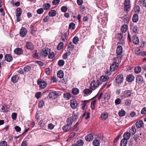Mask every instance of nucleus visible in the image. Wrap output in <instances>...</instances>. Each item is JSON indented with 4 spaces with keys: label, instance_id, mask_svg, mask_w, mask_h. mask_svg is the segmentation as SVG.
I'll return each instance as SVG.
<instances>
[{
    "label": "nucleus",
    "instance_id": "1",
    "mask_svg": "<svg viewBox=\"0 0 146 146\" xmlns=\"http://www.w3.org/2000/svg\"><path fill=\"white\" fill-rule=\"evenodd\" d=\"M37 84L39 85L40 88L41 89L45 88L47 84L46 82L41 80L40 79L38 80Z\"/></svg>",
    "mask_w": 146,
    "mask_h": 146
},
{
    "label": "nucleus",
    "instance_id": "2",
    "mask_svg": "<svg viewBox=\"0 0 146 146\" xmlns=\"http://www.w3.org/2000/svg\"><path fill=\"white\" fill-rule=\"evenodd\" d=\"M50 52V49L48 48H44L42 50L41 53H40V55L41 56L45 57L47 56Z\"/></svg>",
    "mask_w": 146,
    "mask_h": 146
},
{
    "label": "nucleus",
    "instance_id": "3",
    "mask_svg": "<svg viewBox=\"0 0 146 146\" xmlns=\"http://www.w3.org/2000/svg\"><path fill=\"white\" fill-rule=\"evenodd\" d=\"M144 81L142 77L141 76H137L136 79V84L139 85H141Z\"/></svg>",
    "mask_w": 146,
    "mask_h": 146
},
{
    "label": "nucleus",
    "instance_id": "4",
    "mask_svg": "<svg viewBox=\"0 0 146 146\" xmlns=\"http://www.w3.org/2000/svg\"><path fill=\"white\" fill-rule=\"evenodd\" d=\"M123 80V76L122 74H119L115 78L116 82L117 84H120Z\"/></svg>",
    "mask_w": 146,
    "mask_h": 146
},
{
    "label": "nucleus",
    "instance_id": "5",
    "mask_svg": "<svg viewBox=\"0 0 146 146\" xmlns=\"http://www.w3.org/2000/svg\"><path fill=\"white\" fill-rule=\"evenodd\" d=\"M58 94L55 91L51 92L50 93L48 96L50 99H54L57 98Z\"/></svg>",
    "mask_w": 146,
    "mask_h": 146
},
{
    "label": "nucleus",
    "instance_id": "6",
    "mask_svg": "<svg viewBox=\"0 0 146 146\" xmlns=\"http://www.w3.org/2000/svg\"><path fill=\"white\" fill-rule=\"evenodd\" d=\"M101 139V136H98V137L96 138V139L94 140L93 142V144L94 146H99L100 143L99 141Z\"/></svg>",
    "mask_w": 146,
    "mask_h": 146
},
{
    "label": "nucleus",
    "instance_id": "7",
    "mask_svg": "<svg viewBox=\"0 0 146 146\" xmlns=\"http://www.w3.org/2000/svg\"><path fill=\"white\" fill-rule=\"evenodd\" d=\"M27 31L26 28L22 27L20 30V34L22 37L25 36L27 33Z\"/></svg>",
    "mask_w": 146,
    "mask_h": 146
},
{
    "label": "nucleus",
    "instance_id": "8",
    "mask_svg": "<svg viewBox=\"0 0 146 146\" xmlns=\"http://www.w3.org/2000/svg\"><path fill=\"white\" fill-rule=\"evenodd\" d=\"M70 105L73 109H75L78 106V104L76 101L74 100H71L70 101Z\"/></svg>",
    "mask_w": 146,
    "mask_h": 146
},
{
    "label": "nucleus",
    "instance_id": "9",
    "mask_svg": "<svg viewBox=\"0 0 146 146\" xmlns=\"http://www.w3.org/2000/svg\"><path fill=\"white\" fill-rule=\"evenodd\" d=\"M100 82L99 80H97L96 81L94 80L91 83V85L93 87H97L100 85Z\"/></svg>",
    "mask_w": 146,
    "mask_h": 146
},
{
    "label": "nucleus",
    "instance_id": "10",
    "mask_svg": "<svg viewBox=\"0 0 146 146\" xmlns=\"http://www.w3.org/2000/svg\"><path fill=\"white\" fill-rule=\"evenodd\" d=\"M143 121L141 120L137 121L135 123L136 127L138 128L142 127L143 126Z\"/></svg>",
    "mask_w": 146,
    "mask_h": 146
},
{
    "label": "nucleus",
    "instance_id": "11",
    "mask_svg": "<svg viewBox=\"0 0 146 146\" xmlns=\"http://www.w3.org/2000/svg\"><path fill=\"white\" fill-rule=\"evenodd\" d=\"M131 92L130 90H126L123 93V96L125 98L131 96Z\"/></svg>",
    "mask_w": 146,
    "mask_h": 146
},
{
    "label": "nucleus",
    "instance_id": "12",
    "mask_svg": "<svg viewBox=\"0 0 146 146\" xmlns=\"http://www.w3.org/2000/svg\"><path fill=\"white\" fill-rule=\"evenodd\" d=\"M23 50L21 48H17L14 50V53L17 55H20L23 52Z\"/></svg>",
    "mask_w": 146,
    "mask_h": 146
},
{
    "label": "nucleus",
    "instance_id": "13",
    "mask_svg": "<svg viewBox=\"0 0 146 146\" xmlns=\"http://www.w3.org/2000/svg\"><path fill=\"white\" fill-rule=\"evenodd\" d=\"M94 137L93 135L91 134L88 135L85 137V139L88 141H90L93 140Z\"/></svg>",
    "mask_w": 146,
    "mask_h": 146
},
{
    "label": "nucleus",
    "instance_id": "14",
    "mask_svg": "<svg viewBox=\"0 0 146 146\" xmlns=\"http://www.w3.org/2000/svg\"><path fill=\"white\" fill-rule=\"evenodd\" d=\"M134 77L132 74H130L128 75L126 78L127 80L129 82H132L134 80Z\"/></svg>",
    "mask_w": 146,
    "mask_h": 146
},
{
    "label": "nucleus",
    "instance_id": "15",
    "mask_svg": "<svg viewBox=\"0 0 146 146\" xmlns=\"http://www.w3.org/2000/svg\"><path fill=\"white\" fill-rule=\"evenodd\" d=\"M71 146H82V140H78L76 143L72 144Z\"/></svg>",
    "mask_w": 146,
    "mask_h": 146
},
{
    "label": "nucleus",
    "instance_id": "16",
    "mask_svg": "<svg viewBox=\"0 0 146 146\" xmlns=\"http://www.w3.org/2000/svg\"><path fill=\"white\" fill-rule=\"evenodd\" d=\"M122 47L121 46H119L117 48L116 53L117 55H121L122 52Z\"/></svg>",
    "mask_w": 146,
    "mask_h": 146
},
{
    "label": "nucleus",
    "instance_id": "17",
    "mask_svg": "<svg viewBox=\"0 0 146 146\" xmlns=\"http://www.w3.org/2000/svg\"><path fill=\"white\" fill-rule=\"evenodd\" d=\"M133 43L135 44H137L139 42V39L137 37L134 35L133 37Z\"/></svg>",
    "mask_w": 146,
    "mask_h": 146
},
{
    "label": "nucleus",
    "instance_id": "18",
    "mask_svg": "<svg viewBox=\"0 0 146 146\" xmlns=\"http://www.w3.org/2000/svg\"><path fill=\"white\" fill-rule=\"evenodd\" d=\"M5 60L8 62H11L12 60V56L9 54L5 55Z\"/></svg>",
    "mask_w": 146,
    "mask_h": 146
},
{
    "label": "nucleus",
    "instance_id": "19",
    "mask_svg": "<svg viewBox=\"0 0 146 146\" xmlns=\"http://www.w3.org/2000/svg\"><path fill=\"white\" fill-rule=\"evenodd\" d=\"M19 79V76L17 75L14 76L11 78V81L13 83L17 82Z\"/></svg>",
    "mask_w": 146,
    "mask_h": 146
},
{
    "label": "nucleus",
    "instance_id": "20",
    "mask_svg": "<svg viewBox=\"0 0 146 146\" xmlns=\"http://www.w3.org/2000/svg\"><path fill=\"white\" fill-rule=\"evenodd\" d=\"M101 117L103 120H106L108 117V114L106 113H103L101 115Z\"/></svg>",
    "mask_w": 146,
    "mask_h": 146
},
{
    "label": "nucleus",
    "instance_id": "21",
    "mask_svg": "<svg viewBox=\"0 0 146 146\" xmlns=\"http://www.w3.org/2000/svg\"><path fill=\"white\" fill-rule=\"evenodd\" d=\"M26 47L28 49H32L33 48V46L31 42H27L26 44Z\"/></svg>",
    "mask_w": 146,
    "mask_h": 146
},
{
    "label": "nucleus",
    "instance_id": "22",
    "mask_svg": "<svg viewBox=\"0 0 146 146\" xmlns=\"http://www.w3.org/2000/svg\"><path fill=\"white\" fill-rule=\"evenodd\" d=\"M64 98L66 100H69L71 97V94L69 93H65L63 94Z\"/></svg>",
    "mask_w": 146,
    "mask_h": 146
},
{
    "label": "nucleus",
    "instance_id": "23",
    "mask_svg": "<svg viewBox=\"0 0 146 146\" xmlns=\"http://www.w3.org/2000/svg\"><path fill=\"white\" fill-rule=\"evenodd\" d=\"M130 137V134L129 133L126 132L123 135V138L126 139L127 140L129 139Z\"/></svg>",
    "mask_w": 146,
    "mask_h": 146
},
{
    "label": "nucleus",
    "instance_id": "24",
    "mask_svg": "<svg viewBox=\"0 0 146 146\" xmlns=\"http://www.w3.org/2000/svg\"><path fill=\"white\" fill-rule=\"evenodd\" d=\"M22 13V9L20 8H18L17 9V12L16 13V17H19L21 16Z\"/></svg>",
    "mask_w": 146,
    "mask_h": 146
},
{
    "label": "nucleus",
    "instance_id": "25",
    "mask_svg": "<svg viewBox=\"0 0 146 146\" xmlns=\"http://www.w3.org/2000/svg\"><path fill=\"white\" fill-rule=\"evenodd\" d=\"M127 140L124 139H123L121 141V146H126L127 144Z\"/></svg>",
    "mask_w": 146,
    "mask_h": 146
},
{
    "label": "nucleus",
    "instance_id": "26",
    "mask_svg": "<svg viewBox=\"0 0 146 146\" xmlns=\"http://www.w3.org/2000/svg\"><path fill=\"white\" fill-rule=\"evenodd\" d=\"M109 77L107 76H102L100 78V80L102 82H105L108 80Z\"/></svg>",
    "mask_w": 146,
    "mask_h": 146
},
{
    "label": "nucleus",
    "instance_id": "27",
    "mask_svg": "<svg viewBox=\"0 0 146 146\" xmlns=\"http://www.w3.org/2000/svg\"><path fill=\"white\" fill-rule=\"evenodd\" d=\"M67 33L66 32H64L63 33H62L61 35V38L62 40L64 41L66 39L67 37Z\"/></svg>",
    "mask_w": 146,
    "mask_h": 146
},
{
    "label": "nucleus",
    "instance_id": "28",
    "mask_svg": "<svg viewBox=\"0 0 146 146\" xmlns=\"http://www.w3.org/2000/svg\"><path fill=\"white\" fill-rule=\"evenodd\" d=\"M57 76L58 77L60 78H62L64 76V73L63 71L59 70L58 71Z\"/></svg>",
    "mask_w": 146,
    "mask_h": 146
},
{
    "label": "nucleus",
    "instance_id": "29",
    "mask_svg": "<svg viewBox=\"0 0 146 146\" xmlns=\"http://www.w3.org/2000/svg\"><path fill=\"white\" fill-rule=\"evenodd\" d=\"M71 126L67 124L66 125H65L63 127V129L64 131H66L70 129H71Z\"/></svg>",
    "mask_w": 146,
    "mask_h": 146
},
{
    "label": "nucleus",
    "instance_id": "30",
    "mask_svg": "<svg viewBox=\"0 0 146 146\" xmlns=\"http://www.w3.org/2000/svg\"><path fill=\"white\" fill-rule=\"evenodd\" d=\"M56 15V11L54 10H51L49 12V15L51 17H54Z\"/></svg>",
    "mask_w": 146,
    "mask_h": 146
},
{
    "label": "nucleus",
    "instance_id": "31",
    "mask_svg": "<svg viewBox=\"0 0 146 146\" xmlns=\"http://www.w3.org/2000/svg\"><path fill=\"white\" fill-rule=\"evenodd\" d=\"M127 26L126 24H124L121 27V31L123 33H125L126 32L127 29Z\"/></svg>",
    "mask_w": 146,
    "mask_h": 146
},
{
    "label": "nucleus",
    "instance_id": "32",
    "mask_svg": "<svg viewBox=\"0 0 146 146\" xmlns=\"http://www.w3.org/2000/svg\"><path fill=\"white\" fill-rule=\"evenodd\" d=\"M73 119L72 118L69 117L68 118L67 120V124L71 126V125L74 121H73Z\"/></svg>",
    "mask_w": 146,
    "mask_h": 146
},
{
    "label": "nucleus",
    "instance_id": "33",
    "mask_svg": "<svg viewBox=\"0 0 146 146\" xmlns=\"http://www.w3.org/2000/svg\"><path fill=\"white\" fill-rule=\"evenodd\" d=\"M130 0H125V7L126 9H128L130 8Z\"/></svg>",
    "mask_w": 146,
    "mask_h": 146
},
{
    "label": "nucleus",
    "instance_id": "34",
    "mask_svg": "<svg viewBox=\"0 0 146 146\" xmlns=\"http://www.w3.org/2000/svg\"><path fill=\"white\" fill-rule=\"evenodd\" d=\"M90 117V113L88 112H86L83 114V117H84L86 119H88Z\"/></svg>",
    "mask_w": 146,
    "mask_h": 146
},
{
    "label": "nucleus",
    "instance_id": "35",
    "mask_svg": "<svg viewBox=\"0 0 146 146\" xmlns=\"http://www.w3.org/2000/svg\"><path fill=\"white\" fill-rule=\"evenodd\" d=\"M51 5L50 4L48 3H47L44 4L43 5V7L44 9L45 10H47L49 9Z\"/></svg>",
    "mask_w": 146,
    "mask_h": 146
},
{
    "label": "nucleus",
    "instance_id": "36",
    "mask_svg": "<svg viewBox=\"0 0 146 146\" xmlns=\"http://www.w3.org/2000/svg\"><path fill=\"white\" fill-rule=\"evenodd\" d=\"M132 20L134 22H137L138 20V16L137 14H134Z\"/></svg>",
    "mask_w": 146,
    "mask_h": 146
},
{
    "label": "nucleus",
    "instance_id": "37",
    "mask_svg": "<svg viewBox=\"0 0 146 146\" xmlns=\"http://www.w3.org/2000/svg\"><path fill=\"white\" fill-rule=\"evenodd\" d=\"M136 129L135 126H132L131 127L130 129V132L133 134V135L136 132Z\"/></svg>",
    "mask_w": 146,
    "mask_h": 146
},
{
    "label": "nucleus",
    "instance_id": "38",
    "mask_svg": "<svg viewBox=\"0 0 146 146\" xmlns=\"http://www.w3.org/2000/svg\"><path fill=\"white\" fill-rule=\"evenodd\" d=\"M94 98L95 97L89 100L83 101V108L85 107L87 104L89 103L90 100H93Z\"/></svg>",
    "mask_w": 146,
    "mask_h": 146
},
{
    "label": "nucleus",
    "instance_id": "39",
    "mask_svg": "<svg viewBox=\"0 0 146 146\" xmlns=\"http://www.w3.org/2000/svg\"><path fill=\"white\" fill-rule=\"evenodd\" d=\"M96 100L92 101L91 103V107L92 110H93L95 109V105L96 103Z\"/></svg>",
    "mask_w": 146,
    "mask_h": 146
},
{
    "label": "nucleus",
    "instance_id": "40",
    "mask_svg": "<svg viewBox=\"0 0 146 146\" xmlns=\"http://www.w3.org/2000/svg\"><path fill=\"white\" fill-rule=\"evenodd\" d=\"M135 54L138 55L144 56L143 53L141 52L139 49H136L135 50Z\"/></svg>",
    "mask_w": 146,
    "mask_h": 146
},
{
    "label": "nucleus",
    "instance_id": "41",
    "mask_svg": "<svg viewBox=\"0 0 146 146\" xmlns=\"http://www.w3.org/2000/svg\"><path fill=\"white\" fill-rule=\"evenodd\" d=\"M79 92V90L77 88H74L72 89V93L76 95L78 94Z\"/></svg>",
    "mask_w": 146,
    "mask_h": 146
},
{
    "label": "nucleus",
    "instance_id": "42",
    "mask_svg": "<svg viewBox=\"0 0 146 146\" xmlns=\"http://www.w3.org/2000/svg\"><path fill=\"white\" fill-rule=\"evenodd\" d=\"M125 111L123 110H121L120 111H119L118 113L120 117L124 116L125 115Z\"/></svg>",
    "mask_w": 146,
    "mask_h": 146
},
{
    "label": "nucleus",
    "instance_id": "43",
    "mask_svg": "<svg viewBox=\"0 0 146 146\" xmlns=\"http://www.w3.org/2000/svg\"><path fill=\"white\" fill-rule=\"evenodd\" d=\"M141 71V68L140 66H138L135 68V72L136 73L139 74Z\"/></svg>",
    "mask_w": 146,
    "mask_h": 146
},
{
    "label": "nucleus",
    "instance_id": "44",
    "mask_svg": "<svg viewBox=\"0 0 146 146\" xmlns=\"http://www.w3.org/2000/svg\"><path fill=\"white\" fill-rule=\"evenodd\" d=\"M64 43L63 42H60L58 45L57 47V49L60 50L63 47Z\"/></svg>",
    "mask_w": 146,
    "mask_h": 146
},
{
    "label": "nucleus",
    "instance_id": "45",
    "mask_svg": "<svg viewBox=\"0 0 146 146\" xmlns=\"http://www.w3.org/2000/svg\"><path fill=\"white\" fill-rule=\"evenodd\" d=\"M1 110L3 112H7L8 111L7 108V106L6 105L2 106Z\"/></svg>",
    "mask_w": 146,
    "mask_h": 146
},
{
    "label": "nucleus",
    "instance_id": "46",
    "mask_svg": "<svg viewBox=\"0 0 146 146\" xmlns=\"http://www.w3.org/2000/svg\"><path fill=\"white\" fill-rule=\"evenodd\" d=\"M75 28V25L73 23H70L69 26V28L71 29H74Z\"/></svg>",
    "mask_w": 146,
    "mask_h": 146
},
{
    "label": "nucleus",
    "instance_id": "47",
    "mask_svg": "<svg viewBox=\"0 0 146 146\" xmlns=\"http://www.w3.org/2000/svg\"><path fill=\"white\" fill-rule=\"evenodd\" d=\"M110 98V95L109 93H106L104 96V99L105 100H108Z\"/></svg>",
    "mask_w": 146,
    "mask_h": 146
},
{
    "label": "nucleus",
    "instance_id": "48",
    "mask_svg": "<svg viewBox=\"0 0 146 146\" xmlns=\"http://www.w3.org/2000/svg\"><path fill=\"white\" fill-rule=\"evenodd\" d=\"M31 69V67L29 66H25L24 68V72H28Z\"/></svg>",
    "mask_w": 146,
    "mask_h": 146
},
{
    "label": "nucleus",
    "instance_id": "49",
    "mask_svg": "<svg viewBox=\"0 0 146 146\" xmlns=\"http://www.w3.org/2000/svg\"><path fill=\"white\" fill-rule=\"evenodd\" d=\"M58 64L60 66H62L64 64V61L62 60H60L58 61Z\"/></svg>",
    "mask_w": 146,
    "mask_h": 146
},
{
    "label": "nucleus",
    "instance_id": "50",
    "mask_svg": "<svg viewBox=\"0 0 146 146\" xmlns=\"http://www.w3.org/2000/svg\"><path fill=\"white\" fill-rule=\"evenodd\" d=\"M44 102L42 100L40 101L38 104V107L39 108H42L43 106L44 105Z\"/></svg>",
    "mask_w": 146,
    "mask_h": 146
},
{
    "label": "nucleus",
    "instance_id": "51",
    "mask_svg": "<svg viewBox=\"0 0 146 146\" xmlns=\"http://www.w3.org/2000/svg\"><path fill=\"white\" fill-rule=\"evenodd\" d=\"M79 40V39L77 37H75L73 40V42L75 44H76Z\"/></svg>",
    "mask_w": 146,
    "mask_h": 146
},
{
    "label": "nucleus",
    "instance_id": "52",
    "mask_svg": "<svg viewBox=\"0 0 146 146\" xmlns=\"http://www.w3.org/2000/svg\"><path fill=\"white\" fill-rule=\"evenodd\" d=\"M7 143L5 141H1L0 143V146H7Z\"/></svg>",
    "mask_w": 146,
    "mask_h": 146
},
{
    "label": "nucleus",
    "instance_id": "53",
    "mask_svg": "<svg viewBox=\"0 0 146 146\" xmlns=\"http://www.w3.org/2000/svg\"><path fill=\"white\" fill-rule=\"evenodd\" d=\"M49 53V54L48 55V58L50 59H52L55 56L54 53L52 52L50 53V52Z\"/></svg>",
    "mask_w": 146,
    "mask_h": 146
},
{
    "label": "nucleus",
    "instance_id": "54",
    "mask_svg": "<svg viewBox=\"0 0 146 146\" xmlns=\"http://www.w3.org/2000/svg\"><path fill=\"white\" fill-rule=\"evenodd\" d=\"M121 100L119 98H117L116 99L115 101V104L117 105L120 104L121 103Z\"/></svg>",
    "mask_w": 146,
    "mask_h": 146
},
{
    "label": "nucleus",
    "instance_id": "55",
    "mask_svg": "<svg viewBox=\"0 0 146 146\" xmlns=\"http://www.w3.org/2000/svg\"><path fill=\"white\" fill-rule=\"evenodd\" d=\"M43 9L42 8H41L37 10V13L39 14H40L43 13Z\"/></svg>",
    "mask_w": 146,
    "mask_h": 146
},
{
    "label": "nucleus",
    "instance_id": "56",
    "mask_svg": "<svg viewBox=\"0 0 146 146\" xmlns=\"http://www.w3.org/2000/svg\"><path fill=\"white\" fill-rule=\"evenodd\" d=\"M90 92V90L88 89H85L84 90V93L86 95H88L89 94Z\"/></svg>",
    "mask_w": 146,
    "mask_h": 146
},
{
    "label": "nucleus",
    "instance_id": "57",
    "mask_svg": "<svg viewBox=\"0 0 146 146\" xmlns=\"http://www.w3.org/2000/svg\"><path fill=\"white\" fill-rule=\"evenodd\" d=\"M116 68L114 66V64L113 63L110 66V69L111 71H114L115 69Z\"/></svg>",
    "mask_w": 146,
    "mask_h": 146
},
{
    "label": "nucleus",
    "instance_id": "58",
    "mask_svg": "<svg viewBox=\"0 0 146 146\" xmlns=\"http://www.w3.org/2000/svg\"><path fill=\"white\" fill-rule=\"evenodd\" d=\"M74 45L72 42H70L68 45V48L72 49L74 48Z\"/></svg>",
    "mask_w": 146,
    "mask_h": 146
},
{
    "label": "nucleus",
    "instance_id": "59",
    "mask_svg": "<svg viewBox=\"0 0 146 146\" xmlns=\"http://www.w3.org/2000/svg\"><path fill=\"white\" fill-rule=\"evenodd\" d=\"M17 114L15 113H13L12 114V117L13 119L16 120L17 118Z\"/></svg>",
    "mask_w": 146,
    "mask_h": 146
},
{
    "label": "nucleus",
    "instance_id": "60",
    "mask_svg": "<svg viewBox=\"0 0 146 146\" xmlns=\"http://www.w3.org/2000/svg\"><path fill=\"white\" fill-rule=\"evenodd\" d=\"M138 29L137 27L136 26H134L133 28V31L135 33H136L137 32Z\"/></svg>",
    "mask_w": 146,
    "mask_h": 146
},
{
    "label": "nucleus",
    "instance_id": "61",
    "mask_svg": "<svg viewBox=\"0 0 146 146\" xmlns=\"http://www.w3.org/2000/svg\"><path fill=\"white\" fill-rule=\"evenodd\" d=\"M41 96V93L40 92H38L35 94V96L37 99H38Z\"/></svg>",
    "mask_w": 146,
    "mask_h": 146
},
{
    "label": "nucleus",
    "instance_id": "62",
    "mask_svg": "<svg viewBox=\"0 0 146 146\" xmlns=\"http://www.w3.org/2000/svg\"><path fill=\"white\" fill-rule=\"evenodd\" d=\"M67 7L65 6H63L61 8V11L64 12H66L67 11Z\"/></svg>",
    "mask_w": 146,
    "mask_h": 146
},
{
    "label": "nucleus",
    "instance_id": "63",
    "mask_svg": "<svg viewBox=\"0 0 146 146\" xmlns=\"http://www.w3.org/2000/svg\"><path fill=\"white\" fill-rule=\"evenodd\" d=\"M60 0H53L52 3L54 5H56L59 3Z\"/></svg>",
    "mask_w": 146,
    "mask_h": 146
},
{
    "label": "nucleus",
    "instance_id": "64",
    "mask_svg": "<svg viewBox=\"0 0 146 146\" xmlns=\"http://www.w3.org/2000/svg\"><path fill=\"white\" fill-rule=\"evenodd\" d=\"M141 113L143 114H146V107L143 108L141 111Z\"/></svg>",
    "mask_w": 146,
    "mask_h": 146
}]
</instances>
